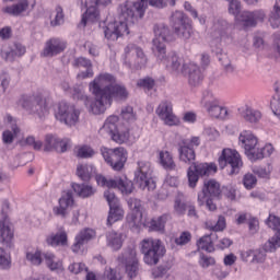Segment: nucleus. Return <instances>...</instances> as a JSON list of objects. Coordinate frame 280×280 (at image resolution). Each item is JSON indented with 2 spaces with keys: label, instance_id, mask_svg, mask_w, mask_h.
<instances>
[{
  "label": "nucleus",
  "instance_id": "obj_15",
  "mask_svg": "<svg viewBox=\"0 0 280 280\" xmlns=\"http://www.w3.org/2000/svg\"><path fill=\"white\" fill-rule=\"evenodd\" d=\"M171 25L174 30V34L177 35V38L183 40H189L194 34V28L189 19L185 16L183 11H175L171 18Z\"/></svg>",
  "mask_w": 280,
  "mask_h": 280
},
{
  "label": "nucleus",
  "instance_id": "obj_6",
  "mask_svg": "<svg viewBox=\"0 0 280 280\" xmlns=\"http://www.w3.org/2000/svg\"><path fill=\"white\" fill-rule=\"evenodd\" d=\"M119 122V116L112 115L106 120L101 132H107L115 143H135L139 139V128H119L117 129V124Z\"/></svg>",
  "mask_w": 280,
  "mask_h": 280
},
{
  "label": "nucleus",
  "instance_id": "obj_26",
  "mask_svg": "<svg viewBox=\"0 0 280 280\" xmlns=\"http://www.w3.org/2000/svg\"><path fill=\"white\" fill-rule=\"evenodd\" d=\"M73 205H75L73 194L71 191H66L59 198V206L52 208V212L60 218H67V215H69V209H71Z\"/></svg>",
  "mask_w": 280,
  "mask_h": 280
},
{
  "label": "nucleus",
  "instance_id": "obj_64",
  "mask_svg": "<svg viewBox=\"0 0 280 280\" xmlns=\"http://www.w3.org/2000/svg\"><path fill=\"white\" fill-rule=\"evenodd\" d=\"M104 280H121V275L117 273V271L112 268L105 269Z\"/></svg>",
  "mask_w": 280,
  "mask_h": 280
},
{
  "label": "nucleus",
  "instance_id": "obj_7",
  "mask_svg": "<svg viewBox=\"0 0 280 280\" xmlns=\"http://www.w3.org/2000/svg\"><path fill=\"white\" fill-rule=\"evenodd\" d=\"M229 1V14L235 16L238 23H242L243 27H255L259 21H264L266 13L264 11H244L242 12V3L240 0H228ZM240 12L241 15H240Z\"/></svg>",
  "mask_w": 280,
  "mask_h": 280
},
{
  "label": "nucleus",
  "instance_id": "obj_20",
  "mask_svg": "<svg viewBox=\"0 0 280 280\" xmlns=\"http://www.w3.org/2000/svg\"><path fill=\"white\" fill-rule=\"evenodd\" d=\"M220 167L224 168L230 165L232 168L231 174H237L244 162H242V155L235 149H224L219 158Z\"/></svg>",
  "mask_w": 280,
  "mask_h": 280
},
{
  "label": "nucleus",
  "instance_id": "obj_63",
  "mask_svg": "<svg viewBox=\"0 0 280 280\" xmlns=\"http://www.w3.org/2000/svg\"><path fill=\"white\" fill-rule=\"evenodd\" d=\"M73 67H84V69H93V65L91 63V60L84 57L77 58L73 61Z\"/></svg>",
  "mask_w": 280,
  "mask_h": 280
},
{
  "label": "nucleus",
  "instance_id": "obj_35",
  "mask_svg": "<svg viewBox=\"0 0 280 280\" xmlns=\"http://www.w3.org/2000/svg\"><path fill=\"white\" fill-rule=\"evenodd\" d=\"M12 237H14V231L10 226V220L8 218L0 220V241L12 242Z\"/></svg>",
  "mask_w": 280,
  "mask_h": 280
},
{
  "label": "nucleus",
  "instance_id": "obj_5",
  "mask_svg": "<svg viewBox=\"0 0 280 280\" xmlns=\"http://www.w3.org/2000/svg\"><path fill=\"white\" fill-rule=\"evenodd\" d=\"M19 106H22L30 115H36L39 119H47L49 110L54 106V101L47 92L37 91L22 95L19 100Z\"/></svg>",
  "mask_w": 280,
  "mask_h": 280
},
{
  "label": "nucleus",
  "instance_id": "obj_45",
  "mask_svg": "<svg viewBox=\"0 0 280 280\" xmlns=\"http://www.w3.org/2000/svg\"><path fill=\"white\" fill-rule=\"evenodd\" d=\"M120 117L124 119V121H127V124H132L133 121H137V114L135 113V108L132 106H125L121 108Z\"/></svg>",
  "mask_w": 280,
  "mask_h": 280
},
{
  "label": "nucleus",
  "instance_id": "obj_56",
  "mask_svg": "<svg viewBox=\"0 0 280 280\" xmlns=\"http://www.w3.org/2000/svg\"><path fill=\"white\" fill-rule=\"evenodd\" d=\"M104 198L108 202L109 208L117 207L119 205V199L117 198V196H115V192H113L112 190H105Z\"/></svg>",
  "mask_w": 280,
  "mask_h": 280
},
{
  "label": "nucleus",
  "instance_id": "obj_29",
  "mask_svg": "<svg viewBox=\"0 0 280 280\" xmlns=\"http://www.w3.org/2000/svg\"><path fill=\"white\" fill-rule=\"evenodd\" d=\"M158 163L163 170H166V172L176 171V162L174 161V155L170 151H158Z\"/></svg>",
  "mask_w": 280,
  "mask_h": 280
},
{
  "label": "nucleus",
  "instance_id": "obj_38",
  "mask_svg": "<svg viewBox=\"0 0 280 280\" xmlns=\"http://www.w3.org/2000/svg\"><path fill=\"white\" fill-rule=\"evenodd\" d=\"M275 96L271 100V110L276 117L280 118V81L273 84Z\"/></svg>",
  "mask_w": 280,
  "mask_h": 280
},
{
  "label": "nucleus",
  "instance_id": "obj_22",
  "mask_svg": "<svg viewBox=\"0 0 280 280\" xmlns=\"http://www.w3.org/2000/svg\"><path fill=\"white\" fill-rule=\"evenodd\" d=\"M131 213L127 215V222L130 226H136L137 229H141V226H148L145 219H143V212H141V200L130 198L127 201Z\"/></svg>",
  "mask_w": 280,
  "mask_h": 280
},
{
  "label": "nucleus",
  "instance_id": "obj_47",
  "mask_svg": "<svg viewBox=\"0 0 280 280\" xmlns=\"http://www.w3.org/2000/svg\"><path fill=\"white\" fill-rule=\"evenodd\" d=\"M43 253L38 249H33L26 253V259L33 266H40V264H43Z\"/></svg>",
  "mask_w": 280,
  "mask_h": 280
},
{
  "label": "nucleus",
  "instance_id": "obj_57",
  "mask_svg": "<svg viewBox=\"0 0 280 280\" xmlns=\"http://www.w3.org/2000/svg\"><path fill=\"white\" fill-rule=\"evenodd\" d=\"M256 152L262 154V159L266 156H271L275 152V147H272L271 143H267L264 147H260L258 144V148L256 149Z\"/></svg>",
  "mask_w": 280,
  "mask_h": 280
},
{
  "label": "nucleus",
  "instance_id": "obj_34",
  "mask_svg": "<svg viewBox=\"0 0 280 280\" xmlns=\"http://www.w3.org/2000/svg\"><path fill=\"white\" fill-rule=\"evenodd\" d=\"M72 189L80 198H91V196H95V191H97L89 184H72Z\"/></svg>",
  "mask_w": 280,
  "mask_h": 280
},
{
  "label": "nucleus",
  "instance_id": "obj_40",
  "mask_svg": "<svg viewBox=\"0 0 280 280\" xmlns=\"http://www.w3.org/2000/svg\"><path fill=\"white\" fill-rule=\"evenodd\" d=\"M119 220H124V209L119 205L113 206L109 208L107 224H115V222H119Z\"/></svg>",
  "mask_w": 280,
  "mask_h": 280
},
{
  "label": "nucleus",
  "instance_id": "obj_58",
  "mask_svg": "<svg viewBox=\"0 0 280 280\" xmlns=\"http://www.w3.org/2000/svg\"><path fill=\"white\" fill-rule=\"evenodd\" d=\"M70 145H71V139H69V138H65V139L57 138L56 152H67V150L69 149Z\"/></svg>",
  "mask_w": 280,
  "mask_h": 280
},
{
  "label": "nucleus",
  "instance_id": "obj_16",
  "mask_svg": "<svg viewBox=\"0 0 280 280\" xmlns=\"http://www.w3.org/2000/svg\"><path fill=\"white\" fill-rule=\"evenodd\" d=\"M152 167L148 161H139L138 168L135 173L136 184L140 189H148V191H154L156 189V183L151 177Z\"/></svg>",
  "mask_w": 280,
  "mask_h": 280
},
{
  "label": "nucleus",
  "instance_id": "obj_42",
  "mask_svg": "<svg viewBox=\"0 0 280 280\" xmlns=\"http://www.w3.org/2000/svg\"><path fill=\"white\" fill-rule=\"evenodd\" d=\"M277 248H280V232H276V234L264 244L266 253H275Z\"/></svg>",
  "mask_w": 280,
  "mask_h": 280
},
{
  "label": "nucleus",
  "instance_id": "obj_18",
  "mask_svg": "<svg viewBox=\"0 0 280 280\" xmlns=\"http://www.w3.org/2000/svg\"><path fill=\"white\" fill-rule=\"evenodd\" d=\"M55 117L66 126H75V124L80 121V110H78L75 106L61 102L59 103Z\"/></svg>",
  "mask_w": 280,
  "mask_h": 280
},
{
  "label": "nucleus",
  "instance_id": "obj_46",
  "mask_svg": "<svg viewBox=\"0 0 280 280\" xmlns=\"http://www.w3.org/2000/svg\"><path fill=\"white\" fill-rule=\"evenodd\" d=\"M176 246H187L191 242V232L184 231L178 236L171 240Z\"/></svg>",
  "mask_w": 280,
  "mask_h": 280
},
{
  "label": "nucleus",
  "instance_id": "obj_41",
  "mask_svg": "<svg viewBox=\"0 0 280 280\" xmlns=\"http://www.w3.org/2000/svg\"><path fill=\"white\" fill-rule=\"evenodd\" d=\"M214 36L215 38H219L220 43H223V45H229V43H232L233 37L229 35V32H226V30L220 27V23L214 24Z\"/></svg>",
  "mask_w": 280,
  "mask_h": 280
},
{
  "label": "nucleus",
  "instance_id": "obj_48",
  "mask_svg": "<svg viewBox=\"0 0 280 280\" xmlns=\"http://www.w3.org/2000/svg\"><path fill=\"white\" fill-rule=\"evenodd\" d=\"M11 266L12 258L10 257V254L0 247V269L10 270Z\"/></svg>",
  "mask_w": 280,
  "mask_h": 280
},
{
  "label": "nucleus",
  "instance_id": "obj_21",
  "mask_svg": "<svg viewBox=\"0 0 280 280\" xmlns=\"http://www.w3.org/2000/svg\"><path fill=\"white\" fill-rule=\"evenodd\" d=\"M155 113L165 126H180V118L174 115V106L170 101H162L156 107Z\"/></svg>",
  "mask_w": 280,
  "mask_h": 280
},
{
  "label": "nucleus",
  "instance_id": "obj_27",
  "mask_svg": "<svg viewBox=\"0 0 280 280\" xmlns=\"http://www.w3.org/2000/svg\"><path fill=\"white\" fill-rule=\"evenodd\" d=\"M3 121L5 126H10L11 130L7 129L2 132V141L3 143L10 144L21 135V128H19L15 118L10 114L4 115Z\"/></svg>",
  "mask_w": 280,
  "mask_h": 280
},
{
  "label": "nucleus",
  "instance_id": "obj_23",
  "mask_svg": "<svg viewBox=\"0 0 280 280\" xmlns=\"http://www.w3.org/2000/svg\"><path fill=\"white\" fill-rule=\"evenodd\" d=\"M119 264H124L126 272L130 279L137 277V270H139V260L137 259V249H126L121 256L118 257Z\"/></svg>",
  "mask_w": 280,
  "mask_h": 280
},
{
  "label": "nucleus",
  "instance_id": "obj_14",
  "mask_svg": "<svg viewBox=\"0 0 280 280\" xmlns=\"http://www.w3.org/2000/svg\"><path fill=\"white\" fill-rule=\"evenodd\" d=\"M124 65L129 69H143L148 65V57L141 47L129 44L125 47Z\"/></svg>",
  "mask_w": 280,
  "mask_h": 280
},
{
  "label": "nucleus",
  "instance_id": "obj_19",
  "mask_svg": "<svg viewBox=\"0 0 280 280\" xmlns=\"http://www.w3.org/2000/svg\"><path fill=\"white\" fill-rule=\"evenodd\" d=\"M10 1L14 0H3L4 3ZM34 8H36V0H18L16 3L4 7L2 12L10 14V16H27Z\"/></svg>",
  "mask_w": 280,
  "mask_h": 280
},
{
  "label": "nucleus",
  "instance_id": "obj_12",
  "mask_svg": "<svg viewBox=\"0 0 280 280\" xmlns=\"http://www.w3.org/2000/svg\"><path fill=\"white\" fill-rule=\"evenodd\" d=\"M101 152L105 163L110 165L115 172H121V170H124V166L128 161V151L126 149L122 147L114 149L103 148L101 149Z\"/></svg>",
  "mask_w": 280,
  "mask_h": 280
},
{
  "label": "nucleus",
  "instance_id": "obj_10",
  "mask_svg": "<svg viewBox=\"0 0 280 280\" xmlns=\"http://www.w3.org/2000/svg\"><path fill=\"white\" fill-rule=\"evenodd\" d=\"M201 106L213 119H226L229 117V108L221 106L220 98L213 92L203 93Z\"/></svg>",
  "mask_w": 280,
  "mask_h": 280
},
{
  "label": "nucleus",
  "instance_id": "obj_37",
  "mask_svg": "<svg viewBox=\"0 0 280 280\" xmlns=\"http://www.w3.org/2000/svg\"><path fill=\"white\" fill-rule=\"evenodd\" d=\"M213 234L205 235L197 241V249L206 250V253H213L215 247H213Z\"/></svg>",
  "mask_w": 280,
  "mask_h": 280
},
{
  "label": "nucleus",
  "instance_id": "obj_13",
  "mask_svg": "<svg viewBox=\"0 0 280 280\" xmlns=\"http://www.w3.org/2000/svg\"><path fill=\"white\" fill-rule=\"evenodd\" d=\"M238 143L245 150V154L249 161H259L264 159V154L257 152L259 140L250 130H243L238 136Z\"/></svg>",
  "mask_w": 280,
  "mask_h": 280
},
{
  "label": "nucleus",
  "instance_id": "obj_36",
  "mask_svg": "<svg viewBox=\"0 0 280 280\" xmlns=\"http://www.w3.org/2000/svg\"><path fill=\"white\" fill-rule=\"evenodd\" d=\"M93 174H95V167L91 164H79L77 166V176H79L81 180H91Z\"/></svg>",
  "mask_w": 280,
  "mask_h": 280
},
{
  "label": "nucleus",
  "instance_id": "obj_1",
  "mask_svg": "<svg viewBox=\"0 0 280 280\" xmlns=\"http://www.w3.org/2000/svg\"><path fill=\"white\" fill-rule=\"evenodd\" d=\"M90 91L93 93L94 100L84 95L82 88H74L72 90V97L73 100L83 102L93 115H102V113H105L106 108L113 106V100L124 102L128 100L129 95L126 85L117 83V78L108 72L96 75L95 79L90 82Z\"/></svg>",
  "mask_w": 280,
  "mask_h": 280
},
{
  "label": "nucleus",
  "instance_id": "obj_33",
  "mask_svg": "<svg viewBox=\"0 0 280 280\" xmlns=\"http://www.w3.org/2000/svg\"><path fill=\"white\" fill-rule=\"evenodd\" d=\"M68 270L72 275H86V280H97L95 273L89 272V267L83 262H72L69 265Z\"/></svg>",
  "mask_w": 280,
  "mask_h": 280
},
{
  "label": "nucleus",
  "instance_id": "obj_39",
  "mask_svg": "<svg viewBox=\"0 0 280 280\" xmlns=\"http://www.w3.org/2000/svg\"><path fill=\"white\" fill-rule=\"evenodd\" d=\"M49 246H65L67 244V232L61 231L57 234H51L46 238Z\"/></svg>",
  "mask_w": 280,
  "mask_h": 280
},
{
  "label": "nucleus",
  "instance_id": "obj_54",
  "mask_svg": "<svg viewBox=\"0 0 280 280\" xmlns=\"http://www.w3.org/2000/svg\"><path fill=\"white\" fill-rule=\"evenodd\" d=\"M199 266L201 268H209L210 266H215V258L205 254H200Z\"/></svg>",
  "mask_w": 280,
  "mask_h": 280
},
{
  "label": "nucleus",
  "instance_id": "obj_44",
  "mask_svg": "<svg viewBox=\"0 0 280 280\" xmlns=\"http://www.w3.org/2000/svg\"><path fill=\"white\" fill-rule=\"evenodd\" d=\"M269 23L271 27L277 28L280 25V0L276 1L273 5V10L270 13L269 16Z\"/></svg>",
  "mask_w": 280,
  "mask_h": 280
},
{
  "label": "nucleus",
  "instance_id": "obj_2",
  "mask_svg": "<svg viewBox=\"0 0 280 280\" xmlns=\"http://www.w3.org/2000/svg\"><path fill=\"white\" fill-rule=\"evenodd\" d=\"M154 34L152 51L158 58V61L171 71L183 73V75L188 78V84H190V86H199V84H202L205 75L198 65L189 60L180 59L174 51L167 55L165 54V43H172V40L175 39L174 33L170 31V27L165 24H158L154 26Z\"/></svg>",
  "mask_w": 280,
  "mask_h": 280
},
{
  "label": "nucleus",
  "instance_id": "obj_49",
  "mask_svg": "<svg viewBox=\"0 0 280 280\" xmlns=\"http://www.w3.org/2000/svg\"><path fill=\"white\" fill-rule=\"evenodd\" d=\"M58 148V137L54 135H47L45 137L44 150L45 152H51Z\"/></svg>",
  "mask_w": 280,
  "mask_h": 280
},
{
  "label": "nucleus",
  "instance_id": "obj_9",
  "mask_svg": "<svg viewBox=\"0 0 280 280\" xmlns=\"http://www.w3.org/2000/svg\"><path fill=\"white\" fill-rule=\"evenodd\" d=\"M97 185L107 187V189H118L122 196H130L135 191V184L126 176H116L114 178L105 177L104 175H96Z\"/></svg>",
  "mask_w": 280,
  "mask_h": 280
},
{
  "label": "nucleus",
  "instance_id": "obj_52",
  "mask_svg": "<svg viewBox=\"0 0 280 280\" xmlns=\"http://www.w3.org/2000/svg\"><path fill=\"white\" fill-rule=\"evenodd\" d=\"M267 226L272 229V231H277L280 233V218L275 214H269L268 219L266 220Z\"/></svg>",
  "mask_w": 280,
  "mask_h": 280
},
{
  "label": "nucleus",
  "instance_id": "obj_4",
  "mask_svg": "<svg viewBox=\"0 0 280 280\" xmlns=\"http://www.w3.org/2000/svg\"><path fill=\"white\" fill-rule=\"evenodd\" d=\"M178 154L179 161L187 163V165H191L187 172L188 184L191 188L198 185L200 176H211L218 172V165H215V163H195L196 151L182 142L178 143Z\"/></svg>",
  "mask_w": 280,
  "mask_h": 280
},
{
  "label": "nucleus",
  "instance_id": "obj_55",
  "mask_svg": "<svg viewBox=\"0 0 280 280\" xmlns=\"http://www.w3.org/2000/svg\"><path fill=\"white\" fill-rule=\"evenodd\" d=\"M243 185L245 189H253L257 185V177L250 173L246 174L243 178Z\"/></svg>",
  "mask_w": 280,
  "mask_h": 280
},
{
  "label": "nucleus",
  "instance_id": "obj_11",
  "mask_svg": "<svg viewBox=\"0 0 280 280\" xmlns=\"http://www.w3.org/2000/svg\"><path fill=\"white\" fill-rule=\"evenodd\" d=\"M220 194V184L215 179L206 180L202 190L198 194V205L200 207L206 205L209 211H215L218 207L213 203V198H218Z\"/></svg>",
  "mask_w": 280,
  "mask_h": 280
},
{
  "label": "nucleus",
  "instance_id": "obj_28",
  "mask_svg": "<svg viewBox=\"0 0 280 280\" xmlns=\"http://www.w3.org/2000/svg\"><path fill=\"white\" fill-rule=\"evenodd\" d=\"M0 56L7 62H14L15 58L25 56V46L21 44H4L1 48Z\"/></svg>",
  "mask_w": 280,
  "mask_h": 280
},
{
  "label": "nucleus",
  "instance_id": "obj_60",
  "mask_svg": "<svg viewBox=\"0 0 280 280\" xmlns=\"http://www.w3.org/2000/svg\"><path fill=\"white\" fill-rule=\"evenodd\" d=\"M179 143H182L184 145H188V148H191L194 150V148H198L200 145L201 140H200V137L192 136L189 139L182 140Z\"/></svg>",
  "mask_w": 280,
  "mask_h": 280
},
{
  "label": "nucleus",
  "instance_id": "obj_62",
  "mask_svg": "<svg viewBox=\"0 0 280 280\" xmlns=\"http://www.w3.org/2000/svg\"><path fill=\"white\" fill-rule=\"evenodd\" d=\"M188 206L189 205L182 202L179 199H176L174 203V211L178 215H185Z\"/></svg>",
  "mask_w": 280,
  "mask_h": 280
},
{
  "label": "nucleus",
  "instance_id": "obj_43",
  "mask_svg": "<svg viewBox=\"0 0 280 280\" xmlns=\"http://www.w3.org/2000/svg\"><path fill=\"white\" fill-rule=\"evenodd\" d=\"M167 220H170V215L163 214L158 219H153L150 222L151 231H165V224H167Z\"/></svg>",
  "mask_w": 280,
  "mask_h": 280
},
{
  "label": "nucleus",
  "instance_id": "obj_3",
  "mask_svg": "<svg viewBox=\"0 0 280 280\" xmlns=\"http://www.w3.org/2000/svg\"><path fill=\"white\" fill-rule=\"evenodd\" d=\"M145 10H148V0L126 1L120 7L119 21L108 23L104 27L105 38L115 42L121 36H128L130 25H135L139 19H143Z\"/></svg>",
  "mask_w": 280,
  "mask_h": 280
},
{
  "label": "nucleus",
  "instance_id": "obj_24",
  "mask_svg": "<svg viewBox=\"0 0 280 280\" xmlns=\"http://www.w3.org/2000/svg\"><path fill=\"white\" fill-rule=\"evenodd\" d=\"M67 49V42L59 37H52L46 40L44 49L40 52L42 58H54Z\"/></svg>",
  "mask_w": 280,
  "mask_h": 280
},
{
  "label": "nucleus",
  "instance_id": "obj_31",
  "mask_svg": "<svg viewBox=\"0 0 280 280\" xmlns=\"http://www.w3.org/2000/svg\"><path fill=\"white\" fill-rule=\"evenodd\" d=\"M45 264L52 272H62L65 267L62 266V260H60L54 253L46 252L43 254Z\"/></svg>",
  "mask_w": 280,
  "mask_h": 280
},
{
  "label": "nucleus",
  "instance_id": "obj_59",
  "mask_svg": "<svg viewBox=\"0 0 280 280\" xmlns=\"http://www.w3.org/2000/svg\"><path fill=\"white\" fill-rule=\"evenodd\" d=\"M62 23H65V14H62V8L58 7L56 9L55 19L50 21V25H52V27H56L58 25H62Z\"/></svg>",
  "mask_w": 280,
  "mask_h": 280
},
{
  "label": "nucleus",
  "instance_id": "obj_8",
  "mask_svg": "<svg viewBox=\"0 0 280 280\" xmlns=\"http://www.w3.org/2000/svg\"><path fill=\"white\" fill-rule=\"evenodd\" d=\"M140 253L143 255V261L148 266H156L159 259L166 253L163 242L159 238H144L140 242Z\"/></svg>",
  "mask_w": 280,
  "mask_h": 280
},
{
  "label": "nucleus",
  "instance_id": "obj_51",
  "mask_svg": "<svg viewBox=\"0 0 280 280\" xmlns=\"http://www.w3.org/2000/svg\"><path fill=\"white\" fill-rule=\"evenodd\" d=\"M266 249H254V256L250 264H265L267 254Z\"/></svg>",
  "mask_w": 280,
  "mask_h": 280
},
{
  "label": "nucleus",
  "instance_id": "obj_30",
  "mask_svg": "<svg viewBox=\"0 0 280 280\" xmlns=\"http://www.w3.org/2000/svg\"><path fill=\"white\" fill-rule=\"evenodd\" d=\"M241 117L244 121H247V124H259V121H261L262 114L261 110L256 109L250 105H245L241 108Z\"/></svg>",
  "mask_w": 280,
  "mask_h": 280
},
{
  "label": "nucleus",
  "instance_id": "obj_61",
  "mask_svg": "<svg viewBox=\"0 0 280 280\" xmlns=\"http://www.w3.org/2000/svg\"><path fill=\"white\" fill-rule=\"evenodd\" d=\"M253 172L254 174L259 176V178H270L271 168L270 166L268 167L258 166V167H254Z\"/></svg>",
  "mask_w": 280,
  "mask_h": 280
},
{
  "label": "nucleus",
  "instance_id": "obj_17",
  "mask_svg": "<svg viewBox=\"0 0 280 280\" xmlns=\"http://www.w3.org/2000/svg\"><path fill=\"white\" fill-rule=\"evenodd\" d=\"M81 8H85L82 14L81 23L86 26V23H95L100 19V5H108L110 0H80Z\"/></svg>",
  "mask_w": 280,
  "mask_h": 280
},
{
  "label": "nucleus",
  "instance_id": "obj_50",
  "mask_svg": "<svg viewBox=\"0 0 280 280\" xmlns=\"http://www.w3.org/2000/svg\"><path fill=\"white\" fill-rule=\"evenodd\" d=\"M156 82L154 79L147 77L144 79H140L137 82V85L140 86V89H143L144 91H152L154 89Z\"/></svg>",
  "mask_w": 280,
  "mask_h": 280
},
{
  "label": "nucleus",
  "instance_id": "obj_53",
  "mask_svg": "<svg viewBox=\"0 0 280 280\" xmlns=\"http://www.w3.org/2000/svg\"><path fill=\"white\" fill-rule=\"evenodd\" d=\"M95 154V151L89 145H82L78 149L77 155L80 159H91Z\"/></svg>",
  "mask_w": 280,
  "mask_h": 280
},
{
  "label": "nucleus",
  "instance_id": "obj_32",
  "mask_svg": "<svg viewBox=\"0 0 280 280\" xmlns=\"http://www.w3.org/2000/svg\"><path fill=\"white\" fill-rule=\"evenodd\" d=\"M106 242L112 250H119L124 246V234L115 231L107 232Z\"/></svg>",
  "mask_w": 280,
  "mask_h": 280
},
{
  "label": "nucleus",
  "instance_id": "obj_25",
  "mask_svg": "<svg viewBox=\"0 0 280 280\" xmlns=\"http://www.w3.org/2000/svg\"><path fill=\"white\" fill-rule=\"evenodd\" d=\"M95 230L85 228L81 230L74 237L71 250L74 253H84V244H89L91 240H95Z\"/></svg>",
  "mask_w": 280,
  "mask_h": 280
}]
</instances>
